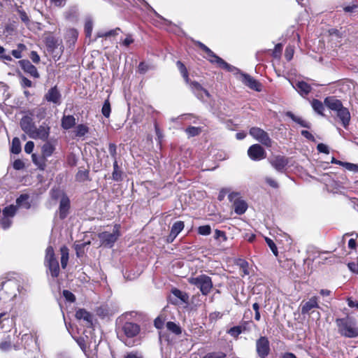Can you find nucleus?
Wrapping results in <instances>:
<instances>
[{
  "mask_svg": "<svg viewBox=\"0 0 358 358\" xmlns=\"http://www.w3.org/2000/svg\"><path fill=\"white\" fill-rule=\"evenodd\" d=\"M184 227L185 223L183 221L180 220L174 222L171 227L170 234L166 238V243H172L176 239L177 236L183 230Z\"/></svg>",
  "mask_w": 358,
  "mask_h": 358,
  "instance_id": "obj_21",
  "label": "nucleus"
},
{
  "mask_svg": "<svg viewBox=\"0 0 358 358\" xmlns=\"http://www.w3.org/2000/svg\"><path fill=\"white\" fill-rule=\"evenodd\" d=\"M20 85L23 88L31 87L33 86L32 82L24 76H22Z\"/></svg>",
  "mask_w": 358,
  "mask_h": 358,
  "instance_id": "obj_61",
  "label": "nucleus"
},
{
  "mask_svg": "<svg viewBox=\"0 0 358 358\" xmlns=\"http://www.w3.org/2000/svg\"><path fill=\"white\" fill-rule=\"evenodd\" d=\"M27 49V47L23 43L17 44V48L11 51V55L16 59H20L22 55V52Z\"/></svg>",
  "mask_w": 358,
  "mask_h": 358,
  "instance_id": "obj_40",
  "label": "nucleus"
},
{
  "mask_svg": "<svg viewBox=\"0 0 358 358\" xmlns=\"http://www.w3.org/2000/svg\"><path fill=\"white\" fill-rule=\"evenodd\" d=\"M17 208L13 205H10L3 209V215L7 217H13L15 215Z\"/></svg>",
  "mask_w": 358,
  "mask_h": 358,
  "instance_id": "obj_41",
  "label": "nucleus"
},
{
  "mask_svg": "<svg viewBox=\"0 0 358 358\" xmlns=\"http://www.w3.org/2000/svg\"><path fill=\"white\" fill-rule=\"evenodd\" d=\"M269 162L277 171L283 172L288 165L289 159L285 156L278 155L273 156Z\"/></svg>",
  "mask_w": 358,
  "mask_h": 358,
  "instance_id": "obj_16",
  "label": "nucleus"
},
{
  "mask_svg": "<svg viewBox=\"0 0 358 358\" xmlns=\"http://www.w3.org/2000/svg\"><path fill=\"white\" fill-rule=\"evenodd\" d=\"M282 45L281 43H278L275 45L272 56L275 58L279 57L282 53Z\"/></svg>",
  "mask_w": 358,
  "mask_h": 358,
  "instance_id": "obj_58",
  "label": "nucleus"
},
{
  "mask_svg": "<svg viewBox=\"0 0 358 358\" xmlns=\"http://www.w3.org/2000/svg\"><path fill=\"white\" fill-rule=\"evenodd\" d=\"M120 329L127 338H131L139 334L141 327L132 322H125L122 324Z\"/></svg>",
  "mask_w": 358,
  "mask_h": 358,
  "instance_id": "obj_12",
  "label": "nucleus"
},
{
  "mask_svg": "<svg viewBox=\"0 0 358 358\" xmlns=\"http://www.w3.org/2000/svg\"><path fill=\"white\" fill-rule=\"evenodd\" d=\"M71 209V201L66 194H63L60 199L58 215L61 220H64L68 216Z\"/></svg>",
  "mask_w": 358,
  "mask_h": 358,
  "instance_id": "obj_14",
  "label": "nucleus"
},
{
  "mask_svg": "<svg viewBox=\"0 0 358 358\" xmlns=\"http://www.w3.org/2000/svg\"><path fill=\"white\" fill-rule=\"evenodd\" d=\"M188 282L196 286L203 296L208 295L213 288L212 278L206 274L190 277L188 278Z\"/></svg>",
  "mask_w": 358,
  "mask_h": 358,
  "instance_id": "obj_4",
  "label": "nucleus"
},
{
  "mask_svg": "<svg viewBox=\"0 0 358 358\" xmlns=\"http://www.w3.org/2000/svg\"><path fill=\"white\" fill-rule=\"evenodd\" d=\"M189 85L192 91L196 95L198 98H202L203 94H204L207 97H210L209 92L203 88L201 85L197 81H191L187 83Z\"/></svg>",
  "mask_w": 358,
  "mask_h": 358,
  "instance_id": "obj_23",
  "label": "nucleus"
},
{
  "mask_svg": "<svg viewBox=\"0 0 358 358\" xmlns=\"http://www.w3.org/2000/svg\"><path fill=\"white\" fill-rule=\"evenodd\" d=\"M45 43L48 52L55 54L53 55L54 59L58 60L64 52V45L59 44L57 38L52 36H47L45 39Z\"/></svg>",
  "mask_w": 358,
  "mask_h": 358,
  "instance_id": "obj_10",
  "label": "nucleus"
},
{
  "mask_svg": "<svg viewBox=\"0 0 358 358\" xmlns=\"http://www.w3.org/2000/svg\"><path fill=\"white\" fill-rule=\"evenodd\" d=\"M336 324L338 328V332L341 336L345 338H356L358 336V329L355 323L349 317L337 318Z\"/></svg>",
  "mask_w": 358,
  "mask_h": 358,
  "instance_id": "obj_3",
  "label": "nucleus"
},
{
  "mask_svg": "<svg viewBox=\"0 0 358 358\" xmlns=\"http://www.w3.org/2000/svg\"><path fill=\"white\" fill-rule=\"evenodd\" d=\"M19 64L22 69L26 73L29 74L34 78H38L40 75L38 72L36 67L33 65L28 59H22L19 61Z\"/></svg>",
  "mask_w": 358,
  "mask_h": 358,
  "instance_id": "obj_20",
  "label": "nucleus"
},
{
  "mask_svg": "<svg viewBox=\"0 0 358 358\" xmlns=\"http://www.w3.org/2000/svg\"><path fill=\"white\" fill-rule=\"evenodd\" d=\"M57 144V139H50L45 141V143L41 147V155L43 158V164H40L36 159V155L34 154L32 155V159L33 162L38 165V167L41 169H44V167L45 166V160L48 157H51L53 153L55 152L56 150V146Z\"/></svg>",
  "mask_w": 358,
  "mask_h": 358,
  "instance_id": "obj_6",
  "label": "nucleus"
},
{
  "mask_svg": "<svg viewBox=\"0 0 358 358\" xmlns=\"http://www.w3.org/2000/svg\"><path fill=\"white\" fill-rule=\"evenodd\" d=\"M214 238L215 240L221 239V241H226L227 240L225 231H221L220 229L215 230Z\"/></svg>",
  "mask_w": 358,
  "mask_h": 358,
  "instance_id": "obj_52",
  "label": "nucleus"
},
{
  "mask_svg": "<svg viewBox=\"0 0 358 358\" xmlns=\"http://www.w3.org/2000/svg\"><path fill=\"white\" fill-rule=\"evenodd\" d=\"M20 124L22 130L30 137L36 127L32 119L28 116H24L21 119Z\"/></svg>",
  "mask_w": 358,
  "mask_h": 358,
  "instance_id": "obj_22",
  "label": "nucleus"
},
{
  "mask_svg": "<svg viewBox=\"0 0 358 358\" xmlns=\"http://www.w3.org/2000/svg\"><path fill=\"white\" fill-rule=\"evenodd\" d=\"M171 293L177 298L180 299L182 301L185 302L187 299V295L183 293L181 290L173 288L171 290Z\"/></svg>",
  "mask_w": 358,
  "mask_h": 358,
  "instance_id": "obj_46",
  "label": "nucleus"
},
{
  "mask_svg": "<svg viewBox=\"0 0 358 358\" xmlns=\"http://www.w3.org/2000/svg\"><path fill=\"white\" fill-rule=\"evenodd\" d=\"M123 172L118 166L117 159L113 162V171L112 173V178L114 181L120 182L122 180Z\"/></svg>",
  "mask_w": 358,
  "mask_h": 358,
  "instance_id": "obj_28",
  "label": "nucleus"
},
{
  "mask_svg": "<svg viewBox=\"0 0 358 358\" xmlns=\"http://www.w3.org/2000/svg\"><path fill=\"white\" fill-rule=\"evenodd\" d=\"M29 199V195L26 194H20V196L16 199V203L18 206H22L24 202L25 203V207L29 208L30 207V204L27 202Z\"/></svg>",
  "mask_w": 358,
  "mask_h": 358,
  "instance_id": "obj_43",
  "label": "nucleus"
},
{
  "mask_svg": "<svg viewBox=\"0 0 358 358\" xmlns=\"http://www.w3.org/2000/svg\"><path fill=\"white\" fill-rule=\"evenodd\" d=\"M21 143L17 137H14L12 140L10 152L13 154L17 155L21 152Z\"/></svg>",
  "mask_w": 358,
  "mask_h": 358,
  "instance_id": "obj_36",
  "label": "nucleus"
},
{
  "mask_svg": "<svg viewBox=\"0 0 358 358\" xmlns=\"http://www.w3.org/2000/svg\"><path fill=\"white\" fill-rule=\"evenodd\" d=\"M270 343L266 336H260L256 341V351L260 358H266L270 353Z\"/></svg>",
  "mask_w": 358,
  "mask_h": 358,
  "instance_id": "obj_11",
  "label": "nucleus"
},
{
  "mask_svg": "<svg viewBox=\"0 0 358 358\" xmlns=\"http://www.w3.org/2000/svg\"><path fill=\"white\" fill-rule=\"evenodd\" d=\"M318 297L312 296L308 301H303L301 304V313L302 315L310 314L313 308H319Z\"/></svg>",
  "mask_w": 358,
  "mask_h": 358,
  "instance_id": "obj_17",
  "label": "nucleus"
},
{
  "mask_svg": "<svg viewBox=\"0 0 358 358\" xmlns=\"http://www.w3.org/2000/svg\"><path fill=\"white\" fill-rule=\"evenodd\" d=\"M265 241L268 246L270 248L271 250L273 253V255L277 257L278 255V251L275 243L273 242V240L267 237L265 238Z\"/></svg>",
  "mask_w": 358,
  "mask_h": 358,
  "instance_id": "obj_50",
  "label": "nucleus"
},
{
  "mask_svg": "<svg viewBox=\"0 0 358 358\" xmlns=\"http://www.w3.org/2000/svg\"><path fill=\"white\" fill-rule=\"evenodd\" d=\"M176 66L185 83H188L189 82V73L185 65L181 61H177Z\"/></svg>",
  "mask_w": 358,
  "mask_h": 358,
  "instance_id": "obj_34",
  "label": "nucleus"
},
{
  "mask_svg": "<svg viewBox=\"0 0 358 358\" xmlns=\"http://www.w3.org/2000/svg\"><path fill=\"white\" fill-rule=\"evenodd\" d=\"M76 180L79 182H83L85 181L91 180L90 178V170L89 169H84L82 170L79 169L78 171L76 173Z\"/></svg>",
  "mask_w": 358,
  "mask_h": 358,
  "instance_id": "obj_30",
  "label": "nucleus"
},
{
  "mask_svg": "<svg viewBox=\"0 0 358 358\" xmlns=\"http://www.w3.org/2000/svg\"><path fill=\"white\" fill-rule=\"evenodd\" d=\"M294 55V48L291 45H288L285 48V57L287 61H291Z\"/></svg>",
  "mask_w": 358,
  "mask_h": 358,
  "instance_id": "obj_55",
  "label": "nucleus"
},
{
  "mask_svg": "<svg viewBox=\"0 0 358 358\" xmlns=\"http://www.w3.org/2000/svg\"><path fill=\"white\" fill-rule=\"evenodd\" d=\"M62 95L57 87L55 85L50 88L45 94V99L47 101L56 105H60Z\"/></svg>",
  "mask_w": 358,
  "mask_h": 358,
  "instance_id": "obj_18",
  "label": "nucleus"
},
{
  "mask_svg": "<svg viewBox=\"0 0 358 358\" xmlns=\"http://www.w3.org/2000/svg\"><path fill=\"white\" fill-rule=\"evenodd\" d=\"M166 327L168 331L174 334L175 335L178 336L182 334L181 327L174 322L169 321L166 322Z\"/></svg>",
  "mask_w": 358,
  "mask_h": 358,
  "instance_id": "obj_35",
  "label": "nucleus"
},
{
  "mask_svg": "<svg viewBox=\"0 0 358 358\" xmlns=\"http://www.w3.org/2000/svg\"><path fill=\"white\" fill-rule=\"evenodd\" d=\"M29 58L35 64H38L41 61L40 56L36 51L32 50L29 54Z\"/></svg>",
  "mask_w": 358,
  "mask_h": 358,
  "instance_id": "obj_63",
  "label": "nucleus"
},
{
  "mask_svg": "<svg viewBox=\"0 0 358 358\" xmlns=\"http://www.w3.org/2000/svg\"><path fill=\"white\" fill-rule=\"evenodd\" d=\"M89 132V127L83 124H79L76 127L75 134L78 137L84 136Z\"/></svg>",
  "mask_w": 358,
  "mask_h": 358,
  "instance_id": "obj_37",
  "label": "nucleus"
},
{
  "mask_svg": "<svg viewBox=\"0 0 358 358\" xmlns=\"http://www.w3.org/2000/svg\"><path fill=\"white\" fill-rule=\"evenodd\" d=\"M76 118L72 115H64L61 120V127L64 130H69L76 126Z\"/></svg>",
  "mask_w": 358,
  "mask_h": 358,
  "instance_id": "obj_24",
  "label": "nucleus"
},
{
  "mask_svg": "<svg viewBox=\"0 0 358 358\" xmlns=\"http://www.w3.org/2000/svg\"><path fill=\"white\" fill-rule=\"evenodd\" d=\"M76 317L78 320H83L86 321L89 324H92V317L91 313L84 308L78 309L76 312Z\"/></svg>",
  "mask_w": 358,
  "mask_h": 358,
  "instance_id": "obj_26",
  "label": "nucleus"
},
{
  "mask_svg": "<svg viewBox=\"0 0 358 358\" xmlns=\"http://www.w3.org/2000/svg\"><path fill=\"white\" fill-rule=\"evenodd\" d=\"M285 115L292 119L294 122L299 124L300 126L310 129V124L309 122L302 120L301 117L296 116L292 112L287 111Z\"/></svg>",
  "mask_w": 358,
  "mask_h": 358,
  "instance_id": "obj_27",
  "label": "nucleus"
},
{
  "mask_svg": "<svg viewBox=\"0 0 358 358\" xmlns=\"http://www.w3.org/2000/svg\"><path fill=\"white\" fill-rule=\"evenodd\" d=\"M92 29H93V23H92V20H88L85 21L84 31H85V36L87 38L91 37L92 33Z\"/></svg>",
  "mask_w": 358,
  "mask_h": 358,
  "instance_id": "obj_44",
  "label": "nucleus"
},
{
  "mask_svg": "<svg viewBox=\"0 0 358 358\" xmlns=\"http://www.w3.org/2000/svg\"><path fill=\"white\" fill-rule=\"evenodd\" d=\"M8 218L3 216L0 219V224L3 229H8L11 224V222Z\"/></svg>",
  "mask_w": 358,
  "mask_h": 358,
  "instance_id": "obj_64",
  "label": "nucleus"
},
{
  "mask_svg": "<svg viewBox=\"0 0 358 358\" xmlns=\"http://www.w3.org/2000/svg\"><path fill=\"white\" fill-rule=\"evenodd\" d=\"M120 224H115L113 233L108 231H103L98 234V237L101 242V244L105 247L111 248L117 241L120 236Z\"/></svg>",
  "mask_w": 358,
  "mask_h": 358,
  "instance_id": "obj_8",
  "label": "nucleus"
},
{
  "mask_svg": "<svg viewBox=\"0 0 358 358\" xmlns=\"http://www.w3.org/2000/svg\"><path fill=\"white\" fill-rule=\"evenodd\" d=\"M50 194L52 199L57 200L59 197L62 199V194L66 193L59 188H52L50 191Z\"/></svg>",
  "mask_w": 358,
  "mask_h": 358,
  "instance_id": "obj_51",
  "label": "nucleus"
},
{
  "mask_svg": "<svg viewBox=\"0 0 358 358\" xmlns=\"http://www.w3.org/2000/svg\"><path fill=\"white\" fill-rule=\"evenodd\" d=\"M327 106L329 110L334 111L337 117L340 120L342 126L347 129L350 124L351 115L348 108L343 106L341 100L336 99L335 96H327L324 100V103L316 99H313L311 102V106L313 110L319 115L324 116V106Z\"/></svg>",
  "mask_w": 358,
  "mask_h": 358,
  "instance_id": "obj_2",
  "label": "nucleus"
},
{
  "mask_svg": "<svg viewBox=\"0 0 358 358\" xmlns=\"http://www.w3.org/2000/svg\"><path fill=\"white\" fill-rule=\"evenodd\" d=\"M18 287V282L15 279H8L2 281L0 289V299L11 301L17 296Z\"/></svg>",
  "mask_w": 358,
  "mask_h": 358,
  "instance_id": "obj_5",
  "label": "nucleus"
},
{
  "mask_svg": "<svg viewBox=\"0 0 358 358\" xmlns=\"http://www.w3.org/2000/svg\"><path fill=\"white\" fill-rule=\"evenodd\" d=\"M249 134L266 148L272 146L273 141L268 134L264 129L257 127H253L250 129Z\"/></svg>",
  "mask_w": 358,
  "mask_h": 358,
  "instance_id": "obj_9",
  "label": "nucleus"
},
{
  "mask_svg": "<svg viewBox=\"0 0 358 358\" xmlns=\"http://www.w3.org/2000/svg\"><path fill=\"white\" fill-rule=\"evenodd\" d=\"M45 266L49 271L51 276L56 278L59 275L60 268L58 261L45 264Z\"/></svg>",
  "mask_w": 358,
  "mask_h": 358,
  "instance_id": "obj_25",
  "label": "nucleus"
},
{
  "mask_svg": "<svg viewBox=\"0 0 358 358\" xmlns=\"http://www.w3.org/2000/svg\"><path fill=\"white\" fill-rule=\"evenodd\" d=\"M62 294H63L64 297L66 299V300L71 303H73L76 300V296L69 290H67V289L63 290Z\"/></svg>",
  "mask_w": 358,
  "mask_h": 358,
  "instance_id": "obj_53",
  "label": "nucleus"
},
{
  "mask_svg": "<svg viewBox=\"0 0 358 358\" xmlns=\"http://www.w3.org/2000/svg\"><path fill=\"white\" fill-rule=\"evenodd\" d=\"M110 113L111 106L110 102L109 101V97H108V99L105 100L102 106L101 113L105 117L108 118L110 115Z\"/></svg>",
  "mask_w": 358,
  "mask_h": 358,
  "instance_id": "obj_39",
  "label": "nucleus"
},
{
  "mask_svg": "<svg viewBox=\"0 0 358 358\" xmlns=\"http://www.w3.org/2000/svg\"><path fill=\"white\" fill-rule=\"evenodd\" d=\"M57 259L55 257L54 248L52 246L49 245L45 250V255L44 258V264L46 263L57 262Z\"/></svg>",
  "mask_w": 358,
  "mask_h": 358,
  "instance_id": "obj_32",
  "label": "nucleus"
},
{
  "mask_svg": "<svg viewBox=\"0 0 358 358\" xmlns=\"http://www.w3.org/2000/svg\"><path fill=\"white\" fill-rule=\"evenodd\" d=\"M66 161L68 165L71 167L76 166L78 162L77 157L73 153H71L67 156Z\"/></svg>",
  "mask_w": 358,
  "mask_h": 358,
  "instance_id": "obj_56",
  "label": "nucleus"
},
{
  "mask_svg": "<svg viewBox=\"0 0 358 358\" xmlns=\"http://www.w3.org/2000/svg\"><path fill=\"white\" fill-rule=\"evenodd\" d=\"M108 151L111 157L114 159V160L117 159V146L115 143H109Z\"/></svg>",
  "mask_w": 358,
  "mask_h": 358,
  "instance_id": "obj_57",
  "label": "nucleus"
},
{
  "mask_svg": "<svg viewBox=\"0 0 358 358\" xmlns=\"http://www.w3.org/2000/svg\"><path fill=\"white\" fill-rule=\"evenodd\" d=\"M121 29L120 27H116L114 29H111L108 31H106L103 34H99V37H110V36H114L118 34L119 31H121Z\"/></svg>",
  "mask_w": 358,
  "mask_h": 358,
  "instance_id": "obj_54",
  "label": "nucleus"
},
{
  "mask_svg": "<svg viewBox=\"0 0 358 358\" xmlns=\"http://www.w3.org/2000/svg\"><path fill=\"white\" fill-rule=\"evenodd\" d=\"M237 265L239 266V267L243 270L245 275L249 274V271H248L249 264L246 260L243 259H239L237 262Z\"/></svg>",
  "mask_w": 358,
  "mask_h": 358,
  "instance_id": "obj_49",
  "label": "nucleus"
},
{
  "mask_svg": "<svg viewBox=\"0 0 358 358\" xmlns=\"http://www.w3.org/2000/svg\"><path fill=\"white\" fill-rule=\"evenodd\" d=\"M252 324L254 327H257L255 324L253 323L251 319L249 320H242L241 322L240 325H238L239 327H241V332H250L251 331V327L250 325Z\"/></svg>",
  "mask_w": 358,
  "mask_h": 358,
  "instance_id": "obj_38",
  "label": "nucleus"
},
{
  "mask_svg": "<svg viewBox=\"0 0 358 358\" xmlns=\"http://www.w3.org/2000/svg\"><path fill=\"white\" fill-rule=\"evenodd\" d=\"M227 354L219 351V352H208L206 355H204L202 358H226Z\"/></svg>",
  "mask_w": 358,
  "mask_h": 358,
  "instance_id": "obj_45",
  "label": "nucleus"
},
{
  "mask_svg": "<svg viewBox=\"0 0 358 358\" xmlns=\"http://www.w3.org/2000/svg\"><path fill=\"white\" fill-rule=\"evenodd\" d=\"M248 157L253 161H260L266 157V152L259 144H253L248 150Z\"/></svg>",
  "mask_w": 358,
  "mask_h": 358,
  "instance_id": "obj_13",
  "label": "nucleus"
},
{
  "mask_svg": "<svg viewBox=\"0 0 358 358\" xmlns=\"http://www.w3.org/2000/svg\"><path fill=\"white\" fill-rule=\"evenodd\" d=\"M229 201L232 203V208L236 214L241 215L245 213L248 206L247 202L242 199L239 192H231L228 195Z\"/></svg>",
  "mask_w": 358,
  "mask_h": 358,
  "instance_id": "obj_7",
  "label": "nucleus"
},
{
  "mask_svg": "<svg viewBox=\"0 0 358 358\" xmlns=\"http://www.w3.org/2000/svg\"><path fill=\"white\" fill-rule=\"evenodd\" d=\"M134 42V39L133 38V36L131 34H128L126 36V38L121 42V45L129 47L131 44H132Z\"/></svg>",
  "mask_w": 358,
  "mask_h": 358,
  "instance_id": "obj_60",
  "label": "nucleus"
},
{
  "mask_svg": "<svg viewBox=\"0 0 358 358\" xmlns=\"http://www.w3.org/2000/svg\"><path fill=\"white\" fill-rule=\"evenodd\" d=\"M66 45L69 48H73L78 38V31L75 28L67 29L64 36Z\"/></svg>",
  "mask_w": 358,
  "mask_h": 358,
  "instance_id": "obj_19",
  "label": "nucleus"
},
{
  "mask_svg": "<svg viewBox=\"0 0 358 358\" xmlns=\"http://www.w3.org/2000/svg\"><path fill=\"white\" fill-rule=\"evenodd\" d=\"M296 85L301 95H308L312 90L311 86L305 81H299Z\"/></svg>",
  "mask_w": 358,
  "mask_h": 358,
  "instance_id": "obj_29",
  "label": "nucleus"
},
{
  "mask_svg": "<svg viewBox=\"0 0 358 358\" xmlns=\"http://www.w3.org/2000/svg\"><path fill=\"white\" fill-rule=\"evenodd\" d=\"M194 45L201 49L203 52H204L207 56L206 58L210 62L211 64H216L217 66L220 68L226 70L228 72H232L234 71H237L238 74V79L247 87L250 88L251 90H255L257 92L262 91V84L250 76L248 73L240 71L237 68L231 66L225 62L222 58L217 56L213 51H212L208 46H206L204 43L201 41H195Z\"/></svg>",
  "mask_w": 358,
  "mask_h": 358,
  "instance_id": "obj_1",
  "label": "nucleus"
},
{
  "mask_svg": "<svg viewBox=\"0 0 358 358\" xmlns=\"http://www.w3.org/2000/svg\"><path fill=\"white\" fill-rule=\"evenodd\" d=\"M50 132V127L48 124L43 122L41 125L39 126V127H35L31 135H30V138L34 139H41L45 141L48 139Z\"/></svg>",
  "mask_w": 358,
  "mask_h": 358,
  "instance_id": "obj_15",
  "label": "nucleus"
},
{
  "mask_svg": "<svg viewBox=\"0 0 358 358\" xmlns=\"http://www.w3.org/2000/svg\"><path fill=\"white\" fill-rule=\"evenodd\" d=\"M227 333L235 339H237L239 335L242 334L241 327L238 325L229 329Z\"/></svg>",
  "mask_w": 358,
  "mask_h": 358,
  "instance_id": "obj_42",
  "label": "nucleus"
},
{
  "mask_svg": "<svg viewBox=\"0 0 358 358\" xmlns=\"http://www.w3.org/2000/svg\"><path fill=\"white\" fill-rule=\"evenodd\" d=\"M342 166L345 167V169H347L349 171H358V165L357 164L343 162Z\"/></svg>",
  "mask_w": 358,
  "mask_h": 358,
  "instance_id": "obj_62",
  "label": "nucleus"
},
{
  "mask_svg": "<svg viewBox=\"0 0 358 358\" xmlns=\"http://www.w3.org/2000/svg\"><path fill=\"white\" fill-rule=\"evenodd\" d=\"M252 308L255 310V320L256 321H259L261 319V315L259 312L260 306L258 303H254L252 304Z\"/></svg>",
  "mask_w": 358,
  "mask_h": 358,
  "instance_id": "obj_59",
  "label": "nucleus"
},
{
  "mask_svg": "<svg viewBox=\"0 0 358 358\" xmlns=\"http://www.w3.org/2000/svg\"><path fill=\"white\" fill-rule=\"evenodd\" d=\"M69 248L64 245L60 248L61 252V266L63 269L66 268L69 261Z\"/></svg>",
  "mask_w": 358,
  "mask_h": 358,
  "instance_id": "obj_33",
  "label": "nucleus"
},
{
  "mask_svg": "<svg viewBox=\"0 0 358 358\" xmlns=\"http://www.w3.org/2000/svg\"><path fill=\"white\" fill-rule=\"evenodd\" d=\"M202 131L203 127L194 126H189L185 130V132L186 133L188 138L198 136L201 134Z\"/></svg>",
  "mask_w": 358,
  "mask_h": 358,
  "instance_id": "obj_31",
  "label": "nucleus"
},
{
  "mask_svg": "<svg viewBox=\"0 0 358 358\" xmlns=\"http://www.w3.org/2000/svg\"><path fill=\"white\" fill-rule=\"evenodd\" d=\"M164 322L165 317L162 315H159L154 320V326L157 329H162L164 327Z\"/></svg>",
  "mask_w": 358,
  "mask_h": 358,
  "instance_id": "obj_47",
  "label": "nucleus"
},
{
  "mask_svg": "<svg viewBox=\"0 0 358 358\" xmlns=\"http://www.w3.org/2000/svg\"><path fill=\"white\" fill-rule=\"evenodd\" d=\"M211 233V227L210 225H202L198 228V234L202 236H208Z\"/></svg>",
  "mask_w": 358,
  "mask_h": 358,
  "instance_id": "obj_48",
  "label": "nucleus"
}]
</instances>
